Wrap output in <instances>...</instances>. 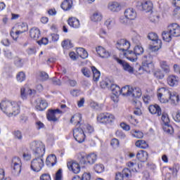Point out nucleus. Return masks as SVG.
Listing matches in <instances>:
<instances>
[{"instance_id":"30","label":"nucleus","mask_w":180,"mask_h":180,"mask_svg":"<svg viewBox=\"0 0 180 180\" xmlns=\"http://www.w3.org/2000/svg\"><path fill=\"white\" fill-rule=\"evenodd\" d=\"M162 37L165 41L169 42L172 40V34H171L169 28H168V31H164L162 32Z\"/></svg>"},{"instance_id":"24","label":"nucleus","mask_w":180,"mask_h":180,"mask_svg":"<svg viewBox=\"0 0 180 180\" xmlns=\"http://www.w3.org/2000/svg\"><path fill=\"white\" fill-rule=\"evenodd\" d=\"M103 16L102 15V13L98 11H94L92 15L91 16V20L92 22H101L102 20Z\"/></svg>"},{"instance_id":"59","label":"nucleus","mask_w":180,"mask_h":180,"mask_svg":"<svg viewBox=\"0 0 180 180\" xmlns=\"http://www.w3.org/2000/svg\"><path fill=\"white\" fill-rule=\"evenodd\" d=\"M80 180H91V174L84 173L80 177Z\"/></svg>"},{"instance_id":"10","label":"nucleus","mask_w":180,"mask_h":180,"mask_svg":"<svg viewBox=\"0 0 180 180\" xmlns=\"http://www.w3.org/2000/svg\"><path fill=\"white\" fill-rule=\"evenodd\" d=\"M136 7L139 11H145V12H152L153 3L151 1L138 2Z\"/></svg>"},{"instance_id":"62","label":"nucleus","mask_w":180,"mask_h":180,"mask_svg":"<svg viewBox=\"0 0 180 180\" xmlns=\"http://www.w3.org/2000/svg\"><path fill=\"white\" fill-rule=\"evenodd\" d=\"M110 144L112 147H117L119 146V140L116 138H114L111 140Z\"/></svg>"},{"instance_id":"40","label":"nucleus","mask_w":180,"mask_h":180,"mask_svg":"<svg viewBox=\"0 0 180 180\" xmlns=\"http://www.w3.org/2000/svg\"><path fill=\"white\" fill-rule=\"evenodd\" d=\"M161 68L165 71V72L168 73L169 72V65L165 60H162L160 63Z\"/></svg>"},{"instance_id":"25","label":"nucleus","mask_w":180,"mask_h":180,"mask_svg":"<svg viewBox=\"0 0 180 180\" xmlns=\"http://www.w3.org/2000/svg\"><path fill=\"white\" fill-rule=\"evenodd\" d=\"M32 89H26L25 87H22L20 89V98L25 100L27 98V95L32 96Z\"/></svg>"},{"instance_id":"48","label":"nucleus","mask_w":180,"mask_h":180,"mask_svg":"<svg viewBox=\"0 0 180 180\" xmlns=\"http://www.w3.org/2000/svg\"><path fill=\"white\" fill-rule=\"evenodd\" d=\"M16 78H17V80L18 81V82H23V81H25V79H26V75L23 72H20L17 75Z\"/></svg>"},{"instance_id":"53","label":"nucleus","mask_w":180,"mask_h":180,"mask_svg":"<svg viewBox=\"0 0 180 180\" xmlns=\"http://www.w3.org/2000/svg\"><path fill=\"white\" fill-rule=\"evenodd\" d=\"M133 105L136 108H141V101L139 100V98H134L132 101Z\"/></svg>"},{"instance_id":"45","label":"nucleus","mask_w":180,"mask_h":180,"mask_svg":"<svg viewBox=\"0 0 180 180\" xmlns=\"http://www.w3.org/2000/svg\"><path fill=\"white\" fill-rule=\"evenodd\" d=\"M90 106L92 109H96V110H101L103 108V104H99L95 101L91 102Z\"/></svg>"},{"instance_id":"15","label":"nucleus","mask_w":180,"mask_h":180,"mask_svg":"<svg viewBox=\"0 0 180 180\" xmlns=\"http://www.w3.org/2000/svg\"><path fill=\"white\" fill-rule=\"evenodd\" d=\"M168 29L170 30L172 36L174 37H179L180 36V27L178 24L174 23L172 24L168 27Z\"/></svg>"},{"instance_id":"17","label":"nucleus","mask_w":180,"mask_h":180,"mask_svg":"<svg viewBox=\"0 0 180 180\" xmlns=\"http://www.w3.org/2000/svg\"><path fill=\"white\" fill-rule=\"evenodd\" d=\"M124 16L127 19H129V20H134V19L137 18V13L136 10L133 8H127L124 11Z\"/></svg>"},{"instance_id":"42","label":"nucleus","mask_w":180,"mask_h":180,"mask_svg":"<svg viewBox=\"0 0 180 180\" xmlns=\"http://www.w3.org/2000/svg\"><path fill=\"white\" fill-rule=\"evenodd\" d=\"M162 120L167 127H169V117H168V114L163 112L162 115Z\"/></svg>"},{"instance_id":"14","label":"nucleus","mask_w":180,"mask_h":180,"mask_svg":"<svg viewBox=\"0 0 180 180\" xmlns=\"http://www.w3.org/2000/svg\"><path fill=\"white\" fill-rule=\"evenodd\" d=\"M166 95L169 98V101H170V103L172 105H177L179 102V96L176 93H171L169 91H166Z\"/></svg>"},{"instance_id":"49","label":"nucleus","mask_w":180,"mask_h":180,"mask_svg":"<svg viewBox=\"0 0 180 180\" xmlns=\"http://www.w3.org/2000/svg\"><path fill=\"white\" fill-rule=\"evenodd\" d=\"M82 73L84 77H86V78H89V77H91V70L88 68H83L82 69Z\"/></svg>"},{"instance_id":"60","label":"nucleus","mask_w":180,"mask_h":180,"mask_svg":"<svg viewBox=\"0 0 180 180\" xmlns=\"http://www.w3.org/2000/svg\"><path fill=\"white\" fill-rule=\"evenodd\" d=\"M112 85V83L108 82L106 81H103L101 82L100 86H101V88H109V86H110Z\"/></svg>"},{"instance_id":"47","label":"nucleus","mask_w":180,"mask_h":180,"mask_svg":"<svg viewBox=\"0 0 180 180\" xmlns=\"http://www.w3.org/2000/svg\"><path fill=\"white\" fill-rule=\"evenodd\" d=\"M148 39L152 41H158V35L155 32H150L148 34Z\"/></svg>"},{"instance_id":"3","label":"nucleus","mask_w":180,"mask_h":180,"mask_svg":"<svg viewBox=\"0 0 180 180\" xmlns=\"http://www.w3.org/2000/svg\"><path fill=\"white\" fill-rule=\"evenodd\" d=\"M143 53L144 49H143V46L137 45L134 47V52L133 51H128L124 53V56L126 57V58H127V60L134 63L135 61H137V56H140Z\"/></svg>"},{"instance_id":"39","label":"nucleus","mask_w":180,"mask_h":180,"mask_svg":"<svg viewBox=\"0 0 180 180\" xmlns=\"http://www.w3.org/2000/svg\"><path fill=\"white\" fill-rule=\"evenodd\" d=\"M94 169L97 174H102L105 171V166L102 164H97L94 167Z\"/></svg>"},{"instance_id":"41","label":"nucleus","mask_w":180,"mask_h":180,"mask_svg":"<svg viewBox=\"0 0 180 180\" xmlns=\"http://www.w3.org/2000/svg\"><path fill=\"white\" fill-rule=\"evenodd\" d=\"M74 119L77 121V126H78L82 122V115L81 114L73 115L70 120V123H74Z\"/></svg>"},{"instance_id":"50","label":"nucleus","mask_w":180,"mask_h":180,"mask_svg":"<svg viewBox=\"0 0 180 180\" xmlns=\"http://www.w3.org/2000/svg\"><path fill=\"white\" fill-rule=\"evenodd\" d=\"M14 138L17 139V140H22L23 139V135L22 134V131L20 130L14 131L13 132Z\"/></svg>"},{"instance_id":"64","label":"nucleus","mask_w":180,"mask_h":180,"mask_svg":"<svg viewBox=\"0 0 180 180\" xmlns=\"http://www.w3.org/2000/svg\"><path fill=\"white\" fill-rule=\"evenodd\" d=\"M40 180H51L49 174H44L40 176Z\"/></svg>"},{"instance_id":"38","label":"nucleus","mask_w":180,"mask_h":180,"mask_svg":"<svg viewBox=\"0 0 180 180\" xmlns=\"http://www.w3.org/2000/svg\"><path fill=\"white\" fill-rule=\"evenodd\" d=\"M86 154L85 153H81L78 155V160L81 164L85 165L86 164Z\"/></svg>"},{"instance_id":"35","label":"nucleus","mask_w":180,"mask_h":180,"mask_svg":"<svg viewBox=\"0 0 180 180\" xmlns=\"http://www.w3.org/2000/svg\"><path fill=\"white\" fill-rule=\"evenodd\" d=\"M165 96L162 95V93H159L158 94V98L159 99V101L161 102V103H167L168 102H169V97H168L167 96V91H165Z\"/></svg>"},{"instance_id":"34","label":"nucleus","mask_w":180,"mask_h":180,"mask_svg":"<svg viewBox=\"0 0 180 180\" xmlns=\"http://www.w3.org/2000/svg\"><path fill=\"white\" fill-rule=\"evenodd\" d=\"M47 108V102L44 100H39L36 105L37 110H44Z\"/></svg>"},{"instance_id":"32","label":"nucleus","mask_w":180,"mask_h":180,"mask_svg":"<svg viewBox=\"0 0 180 180\" xmlns=\"http://www.w3.org/2000/svg\"><path fill=\"white\" fill-rule=\"evenodd\" d=\"M96 160H98V156L95 153H91L86 156V161L91 165L95 164Z\"/></svg>"},{"instance_id":"2","label":"nucleus","mask_w":180,"mask_h":180,"mask_svg":"<svg viewBox=\"0 0 180 180\" xmlns=\"http://www.w3.org/2000/svg\"><path fill=\"white\" fill-rule=\"evenodd\" d=\"M30 148L34 157H44L46 146L41 141H33L30 143Z\"/></svg>"},{"instance_id":"61","label":"nucleus","mask_w":180,"mask_h":180,"mask_svg":"<svg viewBox=\"0 0 180 180\" xmlns=\"http://www.w3.org/2000/svg\"><path fill=\"white\" fill-rule=\"evenodd\" d=\"M62 174H63V169H59L56 174L55 180H61Z\"/></svg>"},{"instance_id":"19","label":"nucleus","mask_w":180,"mask_h":180,"mask_svg":"<svg viewBox=\"0 0 180 180\" xmlns=\"http://www.w3.org/2000/svg\"><path fill=\"white\" fill-rule=\"evenodd\" d=\"M136 158H138L141 162H146V161L148 160V153L146 150H140L136 154Z\"/></svg>"},{"instance_id":"33","label":"nucleus","mask_w":180,"mask_h":180,"mask_svg":"<svg viewBox=\"0 0 180 180\" xmlns=\"http://www.w3.org/2000/svg\"><path fill=\"white\" fill-rule=\"evenodd\" d=\"M91 71L94 75L93 76L94 81H96V82L99 81V78L101 77V72L98 70V69H96L95 66L91 67Z\"/></svg>"},{"instance_id":"27","label":"nucleus","mask_w":180,"mask_h":180,"mask_svg":"<svg viewBox=\"0 0 180 180\" xmlns=\"http://www.w3.org/2000/svg\"><path fill=\"white\" fill-rule=\"evenodd\" d=\"M108 8L112 12H119V11H120V4L116 1L110 3L108 5Z\"/></svg>"},{"instance_id":"16","label":"nucleus","mask_w":180,"mask_h":180,"mask_svg":"<svg viewBox=\"0 0 180 180\" xmlns=\"http://www.w3.org/2000/svg\"><path fill=\"white\" fill-rule=\"evenodd\" d=\"M68 168L70 171H72L74 174H79L81 171V167H79V164L75 161H70L68 162Z\"/></svg>"},{"instance_id":"22","label":"nucleus","mask_w":180,"mask_h":180,"mask_svg":"<svg viewBox=\"0 0 180 180\" xmlns=\"http://www.w3.org/2000/svg\"><path fill=\"white\" fill-rule=\"evenodd\" d=\"M148 110L152 115H158V116L162 115L161 108L159 107L158 105H150Z\"/></svg>"},{"instance_id":"26","label":"nucleus","mask_w":180,"mask_h":180,"mask_svg":"<svg viewBox=\"0 0 180 180\" xmlns=\"http://www.w3.org/2000/svg\"><path fill=\"white\" fill-rule=\"evenodd\" d=\"M167 84L170 86H175L178 85V77L175 75H170L167 77Z\"/></svg>"},{"instance_id":"43","label":"nucleus","mask_w":180,"mask_h":180,"mask_svg":"<svg viewBox=\"0 0 180 180\" xmlns=\"http://www.w3.org/2000/svg\"><path fill=\"white\" fill-rule=\"evenodd\" d=\"M84 127H82L83 130H84V134H86V133L88 134H91V133H94V127L89 124H83Z\"/></svg>"},{"instance_id":"44","label":"nucleus","mask_w":180,"mask_h":180,"mask_svg":"<svg viewBox=\"0 0 180 180\" xmlns=\"http://www.w3.org/2000/svg\"><path fill=\"white\" fill-rule=\"evenodd\" d=\"M133 137H135L136 139H143L144 137V134L139 130H132L131 131Z\"/></svg>"},{"instance_id":"63","label":"nucleus","mask_w":180,"mask_h":180,"mask_svg":"<svg viewBox=\"0 0 180 180\" xmlns=\"http://www.w3.org/2000/svg\"><path fill=\"white\" fill-rule=\"evenodd\" d=\"M149 19H150V22L154 23V22H155L156 20H158V15H154V13H151L149 16Z\"/></svg>"},{"instance_id":"11","label":"nucleus","mask_w":180,"mask_h":180,"mask_svg":"<svg viewBox=\"0 0 180 180\" xmlns=\"http://www.w3.org/2000/svg\"><path fill=\"white\" fill-rule=\"evenodd\" d=\"M125 178H131V171L129 168H124L122 172H117L115 174V180H124Z\"/></svg>"},{"instance_id":"29","label":"nucleus","mask_w":180,"mask_h":180,"mask_svg":"<svg viewBox=\"0 0 180 180\" xmlns=\"http://www.w3.org/2000/svg\"><path fill=\"white\" fill-rule=\"evenodd\" d=\"M60 6L63 11H70L72 8V0H65Z\"/></svg>"},{"instance_id":"18","label":"nucleus","mask_w":180,"mask_h":180,"mask_svg":"<svg viewBox=\"0 0 180 180\" xmlns=\"http://www.w3.org/2000/svg\"><path fill=\"white\" fill-rule=\"evenodd\" d=\"M96 51L101 58H109V57H110V53H109V51H106V49L102 46H98L96 48Z\"/></svg>"},{"instance_id":"13","label":"nucleus","mask_w":180,"mask_h":180,"mask_svg":"<svg viewBox=\"0 0 180 180\" xmlns=\"http://www.w3.org/2000/svg\"><path fill=\"white\" fill-rule=\"evenodd\" d=\"M150 67H153V60L151 57L144 56L142 61V68L145 70V71H148Z\"/></svg>"},{"instance_id":"8","label":"nucleus","mask_w":180,"mask_h":180,"mask_svg":"<svg viewBox=\"0 0 180 180\" xmlns=\"http://www.w3.org/2000/svg\"><path fill=\"white\" fill-rule=\"evenodd\" d=\"M116 48L122 51L123 52V54L124 53H127L129 51V49H130V42L127 41L126 39H120L116 43Z\"/></svg>"},{"instance_id":"54","label":"nucleus","mask_w":180,"mask_h":180,"mask_svg":"<svg viewBox=\"0 0 180 180\" xmlns=\"http://www.w3.org/2000/svg\"><path fill=\"white\" fill-rule=\"evenodd\" d=\"M14 64L16 65V67H22L23 65V63H22V58L15 57Z\"/></svg>"},{"instance_id":"28","label":"nucleus","mask_w":180,"mask_h":180,"mask_svg":"<svg viewBox=\"0 0 180 180\" xmlns=\"http://www.w3.org/2000/svg\"><path fill=\"white\" fill-rule=\"evenodd\" d=\"M130 96H132L134 99H140V98H141V89L138 87H136L135 89L132 88Z\"/></svg>"},{"instance_id":"37","label":"nucleus","mask_w":180,"mask_h":180,"mask_svg":"<svg viewBox=\"0 0 180 180\" xmlns=\"http://www.w3.org/2000/svg\"><path fill=\"white\" fill-rule=\"evenodd\" d=\"M136 147H139V148H148V144L144 140H138L135 143Z\"/></svg>"},{"instance_id":"55","label":"nucleus","mask_w":180,"mask_h":180,"mask_svg":"<svg viewBox=\"0 0 180 180\" xmlns=\"http://www.w3.org/2000/svg\"><path fill=\"white\" fill-rule=\"evenodd\" d=\"M143 101L145 105H150V103H151V96H150L148 95H145L143 97Z\"/></svg>"},{"instance_id":"6","label":"nucleus","mask_w":180,"mask_h":180,"mask_svg":"<svg viewBox=\"0 0 180 180\" xmlns=\"http://www.w3.org/2000/svg\"><path fill=\"white\" fill-rule=\"evenodd\" d=\"M12 174L15 176H19L22 171V161L19 157H14L11 162Z\"/></svg>"},{"instance_id":"58","label":"nucleus","mask_w":180,"mask_h":180,"mask_svg":"<svg viewBox=\"0 0 180 180\" xmlns=\"http://www.w3.org/2000/svg\"><path fill=\"white\" fill-rule=\"evenodd\" d=\"M48 158H51V165L52 167H54V165L57 164V157H56V155H49Z\"/></svg>"},{"instance_id":"52","label":"nucleus","mask_w":180,"mask_h":180,"mask_svg":"<svg viewBox=\"0 0 180 180\" xmlns=\"http://www.w3.org/2000/svg\"><path fill=\"white\" fill-rule=\"evenodd\" d=\"M4 56L8 60H12L13 58V53L9 50L4 51Z\"/></svg>"},{"instance_id":"57","label":"nucleus","mask_w":180,"mask_h":180,"mask_svg":"<svg viewBox=\"0 0 180 180\" xmlns=\"http://www.w3.org/2000/svg\"><path fill=\"white\" fill-rule=\"evenodd\" d=\"M115 136L119 139H126V134L120 130L116 131Z\"/></svg>"},{"instance_id":"51","label":"nucleus","mask_w":180,"mask_h":180,"mask_svg":"<svg viewBox=\"0 0 180 180\" xmlns=\"http://www.w3.org/2000/svg\"><path fill=\"white\" fill-rule=\"evenodd\" d=\"M154 75L158 79H162V78H164V73H162V72L160 70H156L154 72Z\"/></svg>"},{"instance_id":"20","label":"nucleus","mask_w":180,"mask_h":180,"mask_svg":"<svg viewBox=\"0 0 180 180\" xmlns=\"http://www.w3.org/2000/svg\"><path fill=\"white\" fill-rule=\"evenodd\" d=\"M30 36L31 39H33L34 40H39V38L40 37V30L37 27H33L30 30Z\"/></svg>"},{"instance_id":"12","label":"nucleus","mask_w":180,"mask_h":180,"mask_svg":"<svg viewBox=\"0 0 180 180\" xmlns=\"http://www.w3.org/2000/svg\"><path fill=\"white\" fill-rule=\"evenodd\" d=\"M61 113H63V112L60 110V109L49 110L46 117L50 122H57V120H58L57 115H60Z\"/></svg>"},{"instance_id":"56","label":"nucleus","mask_w":180,"mask_h":180,"mask_svg":"<svg viewBox=\"0 0 180 180\" xmlns=\"http://www.w3.org/2000/svg\"><path fill=\"white\" fill-rule=\"evenodd\" d=\"M105 25L107 27H112L115 25V20L109 18L105 22Z\"/></svg>"},{"instance_id":"31","label":"nucleus","mask_w":180,"mask_h":180,"mask_svg":"<svg viewBox=\"0 0 180 180\" xmlns=\"http://www.w3.org/2000/svg\"><path fill=\"white\" fill-rule=\"evenodd\" d=\"M110 89L112 92L115 96L117 97L120 95V87L117 86V84H113L111 83V86H110Z\"/></svg>"},{"instance_id":"46","label":"nucleus","mask_w":180,"mask_h":180,"mask_svg":"<svg viewBox=\"0 0 180 180\" xmlns=\"http://www.w3.org/2000/svg\"><path fill=\"white\" fill-rule=\"evenodd\" d=\"M18 30H21V32H27V25L25 22L19 23L16 26Z\"/></svg>"},{"instance_id":"7","label":"nucleus","mask_w":180,"mask_h":180,"mask_svg":"<svg viewBox=\"0 0 180 180\" xmlns=\"http://www.w3.org/2000/svg\"><path fill=\"white\" fill-rule=\"evenodd\" d=\"M97 122L104 124H112L115 122V116L110 113H101L97 116Z\"/></svg>"},{"instance_id":"21","label":"nucleus","mask_w":180,"mask_h":180,"mask_svg":"<svg viewBox=\"0 0 180 180\" xmlns=\"http://www.w3.org/2000/svg\"><path fill=\"white\" fill-rule=\"evenodd\" d=\"M133 87H130V86L127 85L120 90V95H123V96H130V95H131Z\"/></svg>"},{"instance_id":"23","label":"nucleus","mask_w":180,"mask_h":180,"mask_svg":"<svg viewBox=\"0 0 180 180\" xmlns=\"http://www.w3.org/2000/svg\"><path fill=\"white\" fill-rule=\"evenodd\" d=\"M68 23L69 26H71V27H74L75 29H78V27H79V20L76 18H70L68 20Z\"/></svg>"},{"instance_id":"5","label":"nucleus","mask_w":180,"mask_h":180,"mask_svg":"<svg viewBox=\"0 0 180 180\" xmlns=\"http://www.w3.org/2000/svg\"><path fill=\"white\" fill-rule=\"evenodd\" d=\"M82 127H84V124H80L79 127L73 129V136L77 143H84L85 141L86 135Z\"/></svg>"},{"instance_id":"9","label":"nucleus","mask_w":180,"mask_h":180,"mask_svg":"<svg viewBox=\"0 0 180 180\" xmlns=\"http://www.w3.org/2000/svg\"><path fill=\"white\" fill-rule=\"evenodd\" d=\"M114 60H116L120 65H122L124 71H127V72H129V74H133L134 72V69L127 62L117 57H114Z\"/></svg>"},{"instance_id":"36","label":"nucleus","mask_w":180,"mask_h":180,"mask_svg":"<svg viewBox=\"0 0 180 180\" xmlns=\"http://www.w3.org/2000/svg\"><path fill=\"white\" fill-rule=\"evenodd\" d=\"M61 46L63 49H65L66 50H68L70 49H72L74 47V45L71 43V40L70 39H65L61 43Z\"/></svg>"},{"instance_id":"1","label":"nucleus","mask_w":180,"mask_h":180,"mask_svg":"<svg viewBox=\"0 0 180 180\" xmlns=\"http://www.w3.org/2000/svg\"><path fill=\"white\" fill-rule=\"evenodd\" d=\"M0 109L4 113H6L7 116H9V117H11V116H16V115H19L20 112L19 103L8 100L2 101L1 102Z\"/></svg>"},{"instance_id":"4","label":"nucleus","mask_w":180,"mask_h":180,"mask_svg":"<svg viewBox=\"0 0 180 180\" xmlns=\"http://www.w3.org/2000/svg\"><path fill=\"white\" fill-rule=\"evenodd\" d=\"M43 167H44V160H43V157H35V158L31 161L30 167L34 172H40Z\"/></svg>"}]
</instances>
